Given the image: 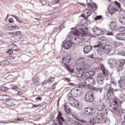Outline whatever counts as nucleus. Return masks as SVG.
I'll use <instances>...</instances> for the list:
<instances>
[{
    "mask_svg": "<svg viewBox=\"0 0 125 125\" xmlns=\"http://www.w3.org/2000/svg\"><path fill=\"white\" fill-rule=\"evenodd\" d=\"M84 87L85 85H94L96 83L95 80L93 78H87L84 80Z\"/></svg>",
    "mask_w": 125,
    "mask_h": 125,
    "instance_id": "obj_10",
    "label": "nucleus"
},
{
    "mask_svg": "<svg viewBox=\"0 0 125 125\" xmlns=\"http://www.w3.org/2000/svg\"><path fill=\"white\" fill-rule=\"evenodd\" d=\"M101 18H102V16H97L95 18V20L96 21L99 20V19H101Z\"/></svg>",
    "mask_w": 125,
    "mask_h": 125,
    "instance_id": "obj_37",
    "label": "nucleus"
},
{
    "mask_svg": "<svg viewBox=\"0 0 125 125\" xmlns=\"http://www.w3.org/2000/svg\"><path fill=\"white\" fill-rule=\"evenodd\" d=\"M80 124H81V123H80L79 122H76L75 124V125H80Z\"/></svg>",
    "mask_w": 125,
    "mask_h": 125,
    "instance_id": "obj_58",
    "label": "nucleus"
},
{
    "mask_svg": "<svg viewBox=\"0 0 125 125\" xmlns=\"http://www.w3.org/2000/svg\"><path fill=\"white\" fill-rule=\"evenodd\" d=\"M114 4L115 5V6L117 7V8H119L121 10V4H120L119 2L115 1L114 2Z\"/></svg>",
    "mask_w": 125,
    "mask_h": 125,
    "instance_id": "obj_29",
    "label": "nucleus"
},
{
    "mask_svg": "<svg viewBox=\"0 0 125 125\" xmlns=\"http://www.w3.org/2000/svg\"><path fill=\"white\" fill-rule=\"evenodd\" d=\"M104 119V115L102 113H98L96 116V121L99 123Z\"/></svg>",
    "mask_w": 125,
    "mask_h": 125,
    "instance_id": "obj_15",
    "label": "nucleus"
},
{
    "mask_svg": "<svg viewBox=\"0 0 125 125\" xmlns=\"http://www.w3.org/2000/svg\"><path fill=\"white\" fill-rule=\"evenodd\" d=\"M120 1H122L123 5L125 7V0H119Z\"/></svg>",
    "mask_w": 125,
    "mask_h": 125,
    "instance_id": "obj_46",
    "label": "nucleus"
},
{
    "mask_svg": "<svg viewBox=\"0 0 125 125\" xmlns=\"http://www.w3.org/2000/svg\"><path fill=\"white\" fill-rule=\"evenodd\" d=\"M8 21L10 23H13V19L12 18H11L10 19H8Z\"/></svg>",
    "mask_w": 125,
    "mask_h": 125,
    "instance_id": "obj_44",
    "label": "nucleus"
},
{
    "mask_svg": "<svg viewBox=\"0 0 125 125\" xmlns=\"http://www.w3.org/2000/svg\"><path fill=\"white\" fill-rule=\"evenodd\" d=\"M122 102H120L118 99H114L113 101V104L110 105L109 107V111H110L114 115L119 116L123 114V110L120 108L119 106H121Z\"/></svg>",
    "mask_w": 125,
    "mask_h": 125,
    "instance_id": "obj_1",
    "label": "nucleus"
},
{
    "mask_svg": "<svg viewBox=\"0 0 125 125\" xmlns=\"http://www.w3.org/2000/svg\"><path fill=\"white\" fill-rule=\"evenodd\" d=\"M100 68L103 73H100L98 74L97 76V82L99 84L102 85L104 83L105 76V77H108V76H109V71L105 68V66H104V65L103 64L100 65Z\"/></svg>",
    "mask_w": 125,
    "mask_h": 125,
    "instance_id": "obj_3",
    "label": "nucleus"
},
{
    "mask_svg": "<svg viewBox=\"0 0 125 125\" xmlns=\"http://www.w3.org/2000/svg\"><path fill=\"white\" fill-rule=\"evenodd\" d=\"M70 61H71V56L68 55L62 59V63L64 65L65 67L67 68L68 71H70L71 73H74V70H70V66L67 65V64L70 63Z\"/></svg>",
    "mask_w": 125,
    "mask_h": 125,
    "instance_id": "obj_6",
    "label": "nucleus"
},
{
    "mask_svg": "<svg viewBox=\"0 0 125 125\" xmlns=\"http://www.w3.org/2000/svg\"><path fill=\"white\" fill-rule=\"evenodd\" d=\"M125 60H122L121 61H120V64H121V66L123 67L124 65H125Z\"/></svg>",
    "mask_w": 125,
    "mask_h": 125,
    "instance_id": "obj_33",
    "label": "nucleus"
},
{
    "mask_svg": "<svg viewBox=\"0 0 125 125\" xmlns=\"http://www.w3.org/2000/svg\"><path fill=\"white\" fill-rule=\"evenodd\" d=\"M34 84V85H38L39 84V79L37 78L35 80Z\"/></svg>",
    "mask_w": 125,
    "mask_h": 125,
    "instance_id": "obj_35",
    "label": "nucleus"
},
{
    "mask_svg": "<svg viewBox=\"0 0 125 125\" xmlns=\"http://www.w3.org/2000/svg\"><path fill=\"white\" fill-rule=\"evenodd\" d=\"M118 9H117L113 5H110L109 7V11L111 14H114Z\"/></svg>",
    "mask_w": 125,
    "mask_h": 125,
    "instance_id": "obj_20",
    "label": "nucleus"
},
{
    "mask_svg": "<svg viewBox=\"0 0 125 125\" xmlns=\"http://www.w3.org/2000/svg\"><path fill=\"white\" fill-rule=\"evenodd\" d=\"M82 87H84V85L80 84L78 87L73 88L70 92L71 95L76 97V96H79V95L83 94V89H82Z\"/></svg>",
    "mask_w": 125,
    "mask_h": 125,
    "instance_id": "obj_5",
    "label": "nucleus"
},
{
    "mask_svg": "<svg viewBox=\"0 0 125 125\" xmlns=\"http://www.w3.org/2000/svg\"><path fill=\"white\" fill-rule=\"evenodd\" d=\"M84 111L85 114L89 116H90V115H93V114L95 113V109L90 107H87L85 108Z\"/></svg>",
    "mask_w": 125,
    "mask_h": 125,
    "instance_id": "obj_11",
    "label": "nucleus"
},
{
    "mask_svg": "<svg viewBox=\"0 0 125 125\" xmlns=\"http://www.w3.org/2000/svg\"><path fill=\"white\" fill-rule=\"evenodd\" d=\"M69 85H74V83H69L68 84Z\"/></svg>",
    "mask_w": 125,
    "mask_h": 125,
    "instance_id": "obj_64",
    "label": "nucleus"
},
{
    "mask_svg": "<svg viewBox=\"0 0 125 125\" xmlns=\"http://www.w3.org/2000/svg\"><path fill=\"white\" fill-rule=\"evenodd\" d=\"M90 123L91 125H95V120H94V118L91 119L90 120Z\"/></svg>",
    "mask_w": 125,
    "mask_h": 125,
    "instance_id": "obj_34",
    "label": "nucleus"
},
{
    "mask_svg": "<svg viewBox=\"0 0 125 125\" xmlns=\"http://www.w3.org/2000/svg\"><path fill=\"white\" fill-rule=\"evenodd\" d=\"M47 83V80H44V82L42 83V85H44V84H46Z\"/></svg>",
    "mask_w": 125,
    "mask_h": 125,
    "instance_id": "obj_45",
    "label": "nucleus"
},
{
    "mask_svg": "<svg viewBox=\"0 0 125 125\" xmlns=\"http://www.w3.org/2000/svg\"><path fill=\"white\" fill-rule=\"evenodd\" d=\"M122 125H125V120L124 121H122Z\"/></svg>",
    "mask_w": 125,
    "mask_h": 125,
    "instance_id": "obj_63",
    "label": "nucleus"
},
{
    "mask_svg": "<svg viewBox=\"0 0 125 125\" xmlns=\"http://www.w3.org/2000/svg\"><path fill=\"white\" fill-rule=\"evenodd\" d=\"M7 99H9V96L2 95H0V101L3 100L5 101V100H7Z\"/></svg>",
    "mask_w": 125,
    "mask_h": 125,
    "instance_id": "obj_23",
    "label": "nucleus"
},
{
    "mask_svg": "<svg viewBox=\"0 0 125 125\" xmlns=\"http://www.w3.org/2000/svg\"><path fill=\"white\" fill-rule=\"evenodd\" d=\"M13 53V50L12 49H9L7 52H6V53H8V54H12Z\"/></svg>",
    "mask_w": 125,
    "mask_h": 125,
    "instance_id": "obj_38",
    "label": "nucleus"
},
{
    "mask_svg": "<svg viewBox=\"0 0 125 125\" xmlns=\"http://www.w3.org/2000/svg\"><path fill=\"white\" fill-rule=\"evenodd\" d=\"M58 84V83L57 82L54 85L52 86V88H56V85Z\"/></svg>",
    "mask_w": 125,
    "mask_h": 125,
    "instance_id": "obj_43",
    "label": "nucleus"
},
{
    "mask_svg": "<svg viewBox=\"0 0 125 125\" xmlns=\"http://www.w3.org/2000/svg\"><path fill=\"white\" fill-rule=\"evenodd\" d=\"M87 7L91 11H95L97 9L96 4L92 3V0H86Z\"/></svg>",
    "mask_w": 125,
    "mask_h": 125,
    "instance_id": "obj_9",
    "label": "nucleus"
},
{
    "mask_svg": "<svg viewBox=\"0 0 125 125\" xmlns=\"http://www.w3.org/2000/svg\"><path fill=\"white\" fill-rule=\"evenodd\" d=\"M123 70V67H122V65H118L117 67V70L118 72H120Z\"/></svg>",
    "mask_w": 125,
    "mask_h": 125,
    "instance_id": "obj_32",
    "label": "nucleus"
},
{
    "mask_svg": "<svg viewBox=\"0 0 125 125\" xmlns=\"http://www.w3.org/2000/svg\"><path fill=\"white\" fill-rule=\"evenodd\" d=\"M118 30L120 33H124V34H125V26L119 27Z\"/></svg>",
    "mask_w": 125,
    "mask_h": 125,
    "instance_id": "obj_27",
    "label": "nucleus"
},
{
    "mask_svg": "<svg viewBox=\"0 0 125 125\" xmlns=\"http://www.w3.org/2000/svg\"><path fill=\"white\" fill-rule=\"evenodd\" d=\"M6 100V101L5 104L7 106H10L11 107H13L15 106V104H14V100L10 99L9 97V99H7Z\"/></svg>",
    "mask_w": 125,
    "mask_h": 125,
    "instance_id": "obj_16",
    "label": "nucleus"
},
{
    "mask_svg": "<svg viewBox=\"0 0 125 125\" xmlns=\"http://www.w3.org/2000/svg\"><path fill=\"white\" fill-rule=\"evenodd\" d=\"M119 84H122L125 85V77H121L120 80L119 81Z\"/></svg>",
    "mask_w": 125,
    "mask_h": 125,
    "instance_id": "obj_25",
    "label": "nucleus"
},
{
    "mask_svg": "<svg viewBox=\"0 0 125 125\" xmlns=\"http://www.w3.org/2000/svg\"><path fill=\"white\" fill-rule=\"evenodd\" d=\"M74 118L76 120H77V121H80V117H79V116H74Z\"/></svg>",
    "mask_w": 125,
    "mask_h": 125,
    "instance_id": "obj_50",
    "label": "nucleus"
},
{
    "mask_svg": "<svg viewBox=\"0 0 125 125\" xmlns=\"http://www.w3.org/2000/svg\"><path fill=\"white\" fill-rule=\"evenodd\" d=\"M66 120L67 122H70V118L69 117H66Z\"/></svg>",
    "mask_w": 125,
    "mask_h": 125,
    "instance_id": "obj_59",
    "label": "nucleus"
},
{
    "mask_svg": "<svg viewBox=\"0 0 125 125\" xmlns=\"http://www.w3.org/2000/svg\"><path fill=\"white\" fill-rule=\"evenodd\" d=\"M117 40H125V34H119L116 35Z\"/></svg>",
    "mask_w": 125,
    "mask_h": 125,
    "instance_id": "obj_21",
    "label": "nucleus"
},
{
    "mask_svg": "<svg viewBox=\"0 0 125 125\" xmlns=\"http://www.w3.org/2000/svg\"><path fill=\"white\" fill-rule=\"evenodd\" d=\"M12 89L14 90H17V91H19V88L17 87V86H14L12 88Z\"/></svg>",
    "mask_w": 125,
    "mask_h": 125,
    "instance_id": "obj_40",
    "label": "nucleus"
},
{
    "mask_svg": "<svg viewBox=\"0 0 125 125\" xmlns=\"http://www.w3.org/2000/svg\"><path fill=\"white\" fill-rule=\"evenodd\" d=\"M62 27H63V26H61L57 28V30H61V28H62Z\"/></svg>",
    "mask_w": 125,
    "mask_h": 125,
    "instance_id": "obj_62",
    "label": "nucleus"
},
{
    "mask_svg": "<svg viewBox=\"0 0 125 125\" xmlns=\"http://www.w3.org/2000/svg\"><path fill=\"white\" fill-rule=\"evenodd\" d=\"M53 78H50L49 79L48 83H51V82H53Z\"/></svg>",
    "mask_w": 125,
    "mask_h": 125,
    "instance_id": "obj_51",
    "label": "nucleus"
},
{
    "mask_svg": "<svg viewBox=\"0 0 125 125\" xmlns=\"http://www.w3.org/2000/svg\"><path fill=\"white\" fill-rule=\"evenodd\" d=\"M100 44V43L99 42V43L97 45H94L93 46H94V47H99V45Z\"/></svg>",
    "mask_w": 125,
    "mask_h": 125,
    "instance_id": "obj_56",
    "label": "nucleus"
},
{
    "mask_svg": "<svg viewBox=\"0 0 125 125\" xmlns=\"http://www.w3.org/2000/svg\"><path fill=\"white\" fill-rule=\"evenodd\" d=\"M121 22H123V24H125V19H123V21H121Z\"/></svg>",
    "mask_w": 125,
    "mask_h": 125,
    "instance_id": "obj_60",
    "label": "nucleus"
},
{
    "mask_svg": "<svg viewBox=\"0 0 125 125\" xmlns=\"http://www.w3.org/2000/svg\"><path fill=\"white\" fill-rule=\"evenodd\" d=\"M85 100L86 102H92L94 100V93L92 91H88L86 93Z\"/></svg>",
    "mask_w": 125,
    "mask_h": 125,
    "instance_id": "obj_8",
    "label": "nucleus"
},
{
    "mask_svg": "<svg viewBox=\"0 0 125 125\" xmlns=\"http://www.w3.org/2000/svg\"><path fill=\"white\" fill-rule=\"evenodd\" d=\"M95 75V73L93 71H89L85 73V77L87 78H90V77H93Z\"/></svg>",
    "mask_w": 125,
    "mask_h": 125,
    "instance_id": "obj_19",
    "label": "nucleus"
},
{
    "mask_svg": "<svg viewBox=\"0 0 125 125\" xmlns=\"http://www.w3.org/2000/svg\"><path fill=\"white\" fill-rule=\"evenodd\" d=\"M117 83L115 81H111L110 84H107L105 86V89L107 91L106 96L108 99L114 97V89L111 86H116Z\"/></svg>",
    "mask_w": 125,
    "mask_h": 125,
    "instance_id": "obj_4",
    "label": "nucleus"
},
{
    "mask_svg": "<svg viewBox=\"0 0 125 125\" xmlns=\"http://www.w3.org/2000/svg\"><path fill=\"white\" fill-rule=\"evenodd\" d=\"M68 101L69 104L72 107H74V108H78L79 107V102L75 99L74 97L71 96L68 97Z\"/></svg>",
    "mask_w": 125,
    "mask_h": 125,
    "instance_id": "obj_7",
    "label": "nucleus"
},
{
    "mask_svg": "<svg viewBox=\"0 0 125 125\" xmlns=\"http://www.w3.org/2000/svg\"><path fill=\"white\" fill-rule=\"evenodd\" d=\"M15 35H17V36H19V35H21V31H17L15 32Z\"/></svg>",
    "mask_w": 125,
    "mask_h": 125,
    "instance_id": "obj_42",
    "label": "nucleus"
},
{
    "mask_svg": "<svg viewBox=\"0 0 125 125\" xmlns=\"http://www.w3.org/2000/svg\"><path fill=\"white\" fill-rule=\"evenodd\" d=\"M3 65H9V62L8 60H5L2 62Z\"/></svg>",
    "mask_w": 125,
    "mask_h": 125,
    "instance_id": "obj_31",
    "label": "nucleus"
},
{
    "mask_svg": "<svg viewBox=\"0 0 125 125\" xmlns=\"http://www.w3.org/2000/svg\"><path fill=\"white\" fill-rule=\"evenodd\" d=\"M105 105L104 104H99L97 106V109L98 111H103L105 109Z\"/></svg>",
    "mask_w": 125,
    "mask_h": 125,
    "instance_id": "obj_26",
    "label": "nucleus"
},
{
    "mask_svg": "<svg viewBox=\"0 0 125 125\" xmlns=\"http://www.w3.org/2000/svg\"><path fill=\"white\" fill-rule=\"evenodd\" d=\"M42 97H38L36 98V100L37 101H38V100H40L41 101V100H42Z\"/></svg>",
    "mask_w": 125,
    "mask_h": 125,
    "instance_id": "obj_48",
    "label": "nucleus"
},
{
    "mask_svg": "<svg viewBox=\"0 0 125 125\" xmlns=\"http://www.w3.org/2000/svg\"><path fill=\"white\" fill-rule=\"evenodd\" d=\"M89 67V65L85 62H79L77 65L76 72V75L78 78H82L83 73H85L86 71H88Z\"/></svg>",
    "mask_w": 125,
    "mask_h": 125,
    "instance_id": "obj_2",
    "label": "nucleus"
},
{
    "mask_svg": "<svg viewBox=\"0 0 125 125\" xmlns=\"http://www.w3.org/2000/svg\"><path fill=\"white\" fill-rule=\"evenodd\" d=\"M97 91H99L100 92H102V89H100L99 88H97Z\"/></svg>",
    "mask_w": 125,
    "mask_h": 125,
    "instance_id": "obj_52",
    "label": "nucleus"
},
{
    "mask_svg": "<svg viewBox=\"0 0 125 125\" xmlns=\"http://www.w3.org/2000/svg\"><path fill=\"white\" fill-rule=\"evenodd\" d=\"M107 64L109 65L110 68H114L116 66V61L113 59H109L107 61Z\"/></svg>",
    "mask_w": 125,
    "mask_h": 125,
    "instance_id": "obj_14",
    "label": "nucleus"
},
{
    "mask_svg": "<svg viewBox=\"0 0 125 125\" xmlns=\"http://www.w3.org/2000/svg\"><path fill=\"white\" fill-rule=\"evenodd\" d=\"M64 109L65 113H67V114H70V113H71V109H70V107L67 105L66 103L64 104Z\"/></svg>",
    "mask_w": 125,
    "mask_h": 125,
    "instance_id": "obj_22",
    "label": "nucleus"
},
{
    "mask_svg": "<svg viewBox=\"0 0 125 125\" xmlns=\"http://www.w3.org/2000/svg\"><path fill=\"white\" fill-rule=\"evenodd\" d=\"M80 121V122H81V123H83V124H86V121H85V120H81Z\"/></svg>",
    "mask_w": 125,
    "mask_h": 125,
    "instance_id": "obj_53",
    "label": "nucleus"
},
{
    "mask_svg": "<svg viewBox=\"0 0 125 125\" xmlns=\"http://www.w3.org/2000/svg\"><path fill=\"white\" fill-rule=\"evenodd\" d=\"M11 27L12 28H14L15 29H19V26L17 25H15V26L12 25Z\"/></svg>",
    "mask_w": 125,
    "mask_h": 125,
    "instance_id": "obj_47",
    "label": "nucleus"
},
{
    "mask_svg": "<svg viewBox=\"0 0 125 125\" xmlns=\"http://www.w3.org/2000/svg\"><path fill=\"white\" fill-rule=\"evenodd\" d=\"M1 90L2 91H7V87L4 86L2 87L1 88Z\"/></svg>",
    "mask_w": 125,
    "mask_h": 125,
    "instance_id": "obj_36",
    "label": "nucleus"
},
{
    "mask_svg": "<svg viewBox=\"0 0 125 125\" xmlns=\"http://www.w3.org/2000/svg\"><path fill=\"white\" fill-rule=\"evenodd\" d=\"M21 100H22V101L26 100V98L23 97L21 99Z\"/></svg>",
    "mask_w": 125,
    "mask_h": 125,
    "instance_id": "obj_61",
    "label": "nucleus"
},
{
    "mask_svg": "<svg viewBox=\"0 0 125 125\" xmlns=\"http://www.w3.org/2000/svg\"><path fill=\"white\" fill-rule=\"evenodd\" d=\"M87 34V30L85 29L84 30L82 29V28H79L76 31V35L78 36H85Z\"/></svg>",
    "mask_w": 125,
    "mask_h": 125,
    "instance_id": "obj_12",
    "label": "nucleus"
},
{
    "mask_svg": "<svg viewBox=\"0 0 125 125\" xmlns=\"http://www.w3.org/2000/svg\"><path fill=\"white\" fill-rule=\"evenodd\" d=\"M16 21H17V22H19V23H22L23 22V21L20 19L19 17L17 18V19H16Z\"/></svg>",
    "mask_w": 125,
    "mask_h": 125,
    "instance_id": "obj_39",
    "label": "nucleus"
},
{
    "mask_svg": "<svg viewBox=\"0 0 125 125\" xmlns=\"http://www.w3.org/2000/svg\"><path fill=\"white\" fill-rule=\"evenodd\" d=\"M92 49V46L87 45L84 47L83 48V52L85 54H87L91 51Z\"/></svg>",
    "mask_w": 125,
    "mask_h": 125,
    "instance_id": "obj_17",
    "label": "nucleus"
},
{
    "mask_svg": "<svg viewBox=\"0 0 125 125\" xmlns=\"http://www.w3.org/2000/svg\"><path fill=\"white\" fill-rule=\"evenodd\" d=\"M89 10L90 11H91V10H90V9H89H89H86L84 10V13H85L87 15V17H88V16H90V15L91 14V13L89 12Z\"/></svg>",
    "mask_w": 125,
    "mask_h": 125,
    "instance_id": "obj_28",
    "label": "nucleus"
},
{
    "mask_svg": "<svg viewBox=\"0 0 125 125\" xmlns=\"http://www.w3.org/2000/svg\"><path fill=\"white\" fill-rule=\"evenodd\" d=\"M94 34L96 35V36H101V35H104V31L99 28H95L93 29Z\"/></svg>",
    "mask_w": 125,
    "mask_h": 125,
    "instance_id": "obj_13",
    "label": "nucleus"
},
{
    "mask_svg": "<svg viewBox=\"0 0 125 125\" xmlns=\"http://www.w3.org/2000/svg\"><path fill=\"white\" fill-rule=\"evenodd\" d=\"M110 27L111 29L114 30L116 29V27H117V23L115 21H112L110 23Z\"/></svg>",
    "mask_w": 125,
    "mask_h": 125,
    "instance_id": "obj_24",
    "label": "nucleus"
},
{
    "mask_svg": "<svg viewBox=\"0 0 125 125\" xmlns=\"http://www.w3.org/2000/svg\"><path fill=\"white\" fill-rule=\"evenodd\" d=\"M8 34L12 36H14V35H15V32H9Z\"/></svg>",
    "mask_w": 125,
    "mask_h": 125,
    "instance_id": "obj_54",
    "label": "nucleus"
},
{
    "mask_svg": "<svg viewBox=\"0 0 125 125\" xmlns=\"http://www.w3.org/2000/svg\"><path fill=\"white\" fill-rule=\"evenodd\" d=\"M11 17H13V18H15L16 20L17 19L18 17H17L16 15H11Z\"/></svg>",
    "mask_w": 125,
    "mask_h": 125,
    "instance_id": "obj_49",
    "label": "nucleus"
},
{
    "mask_svg": "<svg viewBox=\"0 0 125 125\" xmlns=\"http://www.w3.org/2000/svg\"><path fill=\"white\" fill-rule=\"evenodd\" d=\"M18 94H19V95H22L23 94V92H19Z\"/></svg>",
    "mask_w": 125,
    "mask_h": 125,
    "instance_id": "obj_57",
    "label": "nucleus"
},
{
    "mask_svg": "<svg viewBox=\"0 0 125 125\" xmlns=\"http://www.w3.org/2000/svg\"><path fill=\"white\" fill-rule=\"evenodd\" d=\"M73 44L71 41L67 42L63 44V47L64 49H70V48L72 46Z\"/></svg>",
    "mask_w": 125,
    "mask_h": 125,
    "instance_id": "obj_18",
    "label": "nucleus"
},
{
    "mask_svg": "<svg viewBox=\"0 0 125 125\" xmlns=\"http://www.w3.org/2000/svg\"><path fill=\"white\" fill-rule=\"evenodd\" d=\"M65 81H66V82H68V83H70V82H71V80L69 79V78H65Z\"/></svg>",
    "mask_w": 125,
    "mask_h": 125,
    "instance_id": "obj_55",
    "label": "nucleus"
},
{
    "mask_svg": "<svg viewBox=\"0 0 125 125\" xmlns=\"http://www.w3.org/2000/svg\"><path fill=\"white\" fill-rule=\"evenodd\" d=\"M119 55H122V56H125V51H121L118 52Z\"/></svg>",
    "mask_w": 125,
    "mask_h": 125,
    "instance_id": "obj_30",
    "label": "nucleus"
},
{
    "mask_svg": "<svg viewBox=\"0 0 125 125\" xmlns=\"http://www.w3.org/2000/svg\"><path fill=\"white\" fill-rule=\"evenodd\" d=\"M123 19H125V17L122 16L121 17H120L119 18V21L120 22H121V23H122L123 24V22L122 21H123Z\"/></svg>",
    "mask_w": 125,
    "mask_h": 125,
    "instance_id": "obj_41",
    "label": "nucleus"
}]
</instances>
